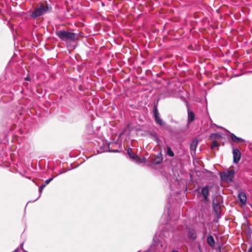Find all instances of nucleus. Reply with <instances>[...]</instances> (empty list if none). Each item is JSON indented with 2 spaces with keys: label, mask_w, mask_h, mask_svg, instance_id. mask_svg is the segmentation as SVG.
I'll use <instances>...</instances> for the list:
<instances>
[{
  "label": "nucleus",
  "mask_w": 252,
  "mask_h": 252,
  "mask_svg": "<svg viewBox=\"0 0 252 252\" xmlns=\"http://www.w3.org/2000/svg\"><path fill=\"white\" fill-rule=\"evenodd\" d=\"M56 34L63 41H75L77 38L76 33L68 31H58L56 32Z\"/></svg>",
  "instance_id": "1"
},
{
  "label": "nucleus",
  "mask_w": 252,
  "mask_h": 252,
  "mask_svg": "<svg viewBox=\"0 0 252 252\" xmlns=\"http://www.w3.org/2000/svg\"><path fill=\"white\" fill-rule=\"evenodd\" d=\"M48 10L47 5H40L38 8H36L31 14V17L35 19L46 13Z\"/></svg>",
  "instance_id": "2"
},
{
  "label": "nucleus",
  "mask_w": 252,
  "mask_h": 252,
  "mask_svg": "<svg viewBox=\"0 0 252 252\" xmlns=\"http://www.w3.org/2000/svg\"><path fill=\"white\" fill-rule=\"evenodd\" d=\"M234 171L233 170L225 171L220 174L222 180L226 182H231L234 178Z\"/></svg>",
  "instance_id": "3"
},
{
  "label": "nucleus",
  "mask_w": 252,
  "mask_h": 252,
  "mask_svg": "<svg viewBox=\"0 0 252 252\" xmlns=\"http://www.w3.org/2000/svg\"><path fill=\"white\" fill-rule=\"evenodd\" d=\"M153 114L157 124L160 125V126H163L165 125V123L162 119L160 118V114L156 107H154V108Z\"/></svg>",
  "instance_id": "4"
},
{
  "label": "nucleus",
  "mask_w": 252,
  "mask_h": 252,
  "mask_svg": "<svg viewBox=\"0 0 252 252\" xmlns=\"http://www.w3.org/2000/svg\"><path fill=\"white\" fill-rule=\"evenodd\" d=\"M233 162L235 163H238L241 158V153L237 149H233Z\"/></svg>",
  "instance_id": "5"
},
{
  "label": "nucleus",
  "mask_w": 252,
  "mask_h": 252,
  "mask_svg": "<svg viewBox=\"0 0 252 252\" xmlns=\"http://www.w3.org/2000/svg\"><path fill=\"white\" fill-rule=\"evenodd\" d=\"M201 194L203 196L205 201H208L209 194V187L208 186H206L202 189Z\"/></svg>",
  "instance_id": "6"
},
{
  "label": "nucleus",
  "mask_w": 252,
  "mask_h": 252,
  "mask_svg": "<svg viewBox=\"0 0 252 252\" xmlns=\"http://www.w3.org/2000/svg\"><path fill=\"white\" fill-rule=\"evenodd\" d=\"M195 118V114L192 112L190 111L189 109L188 110V123L189 124L192 122Z\"/></svg>",
  "instance_id": "7"
},
{
  "label": "nucleus",
  "mask_w": 252,
  "mask_h": 252,
  "mask_svg": "<svg viewBox=\"0 0 252 252\" xmlns=\"http://www.w3.org/2000/svg\"><path fill=\"white\" fill-rule=\"evenodd\" d=\"M163 159L161 153L158 154L156 158L153 160V162L154 164H159L160 163Z\"/></svg>",
  "instance_id": "8"
},
{
  "label": "nucleus",
  "mask_w": 252,
  "mask_h": 252,
  "mask_svg": "<svg viewBox=\"0 0 252 252\" xmlns=\"http://www.w3.org/2000/svg\"><path fill=\"white\" fill-rule=\"evenodd\" d=\"M238 198L240 202L242 204H244L247 200V197L245 193L241 192H240L238 194Z\"/></svg>",
  "instance_id": "9"
},
{
  "label": "nucleus",
  "mask_w": 252,
  "mask_h": 252,
  "mask_svg": "<svg viewBox=\"0 0 252 252\" xmlns=\"http://www.w3.org/2000/svg\"><path fill=\"white\" fill-rule=\"evenodd\" d=\"M207 242L208 244L211 247L215 246V242L213 237L212 235H209L207 238Z\"/></svg>",
  "instance_id": "10"
},
{
  "label": "nucleus",
  "mask_w": 252,
  "mask_h": 252,
  "mask_svg": "<svg viewBox=\"0 0 252 252\" xmlns=\"http://www.w3.org/2000/svg\"><path fill=\"white\" fill-rule=\"evenodd\" d=\"M198 144V140L194 139L192 140L190 145V150L195 151L196 149L197 145Z\"/></svg>",
  "instance_id": "11"
},
{
  "label": "nucleus",
  "mask_w": 252,
  "mask_h": 252,
  "mask_svg": "<svg viewBox=\"0 0 252 252\" xmlns=\"http://www.w3.org/2000/svg\"><path fill=\"white\" fill-rule=\"evenodd\" d=\"M230 136H231V138L233 142L239 143L240 142H243L244 141V139L237 137L233 133H231Z\"/></svg>",
  "instance_id": "12"
},
{
  "label": "nucleus",
  "mask_w": 252,
  "mask_h": 252,
  "mask_svg": "<svg viewBox=\"0 0 252 252\" xmlns=\"http://www.w3.org/2000/svg\"><path fill=\"white\" fill-rule=\"evenodd\" d=\"M133 159L135 160L138 163H145L146 162V158H140L138 156L136 155L134 157V158Z\"/></svg>",
  "instance_id": "13"
},
{
  "label": "nucleus",
  "mask_w": 252,
  "mask_h": 252,
  "mask_svg": "<svg viewBox=\"0 0 252 252\" xmlns=\"http://www.w3.org/2000/svg\"><path fill=\"white\" fill-rule=\"evenodd\" d=\"M188 235L189 238L191 239H195L196 237V234L194 232L193 230H189Z\"/></svg>",
  "instance_id": "14"
},
{
  "label": "nucleus",
  "mask_w": 252,
  "mask_h": 252,
  "mask_svg": "<svg viewBox=\"0 0 252 252\" xmlns=\"http://www.w3.org/2000/svg\"><path fill=\"white\" fill-rule=\"evenodd\" d=\"M166 153H167V155L170 157H173L174 156V154L173 152L172 151L170 147H169L168 146L167 147Z\"/></svg>",
  "instance_id": "15"
},
{
  "label": "nucleus",
  "mask_w": 252,
  "mask_h": 252,
  "mask_svg": "<svg viewBox=\"0 0 252 252\" xmlns=\"http://www.w3.org/2000/svg\"><path fill=\"white\" fill-rule=\"evenodd\" d=\"M127 154H128V155L129 156L130 158L132 159H133V158H134V157L135 155H134L132 152V150L131 149H128L127 151Z\"/></svg>",
  "instance_id": "16"
},
{
  "label": "nucleus",
  "mask_w": 252,
  "mask_h": 252,
  "mask_svg": "<svg viewBox=\"0 0 252 252\" xmlns=\"http://www.w3.org/2000/svg\"><path fill=\"white\" fill-rule=\"evenodd\" d=\"M213 207L214 209L217 213L219 211V209L220 208V206L218 203H213Z\"/></svg>",
  "instance_id": "17"
},
{
  "label": "nucleus",
  "mask_w": 252,
  "mask_h": 252,
  "mask_svg": "<svg viewBox=\"0 0 252 252\" xmlns=\"http://www.w3.org/2000/svg\"><path fill=\"white\" fill-rule=\"evenodd\" d=\"M45 186H46V185L42 184L40 187V188H39V192H40L39 196H40L41 192Z\"/></svg>",
  "instance_id": "18"
},
{
  "label": "nucleus",
  "mask_w": 252,
  "mask_h": 252,
  "mask_svg": "<svg viewBox=\"0 0 252 252\" xmlns=\"http://www.w3.org/2000/svg\"><path fill=\"white\" fill-rule=\"evenodd\" d=\"M219 146V144L216 142V141H213V142L212 143V145H211V148L213 149V148H214L215 147H218Z\"/></svg>",
  "instance_id": "19"
},
{
  "label": "nucleus",
  "mask_w": 252,
  "mask_h": 252,
  "mask_svg": "<svg viewBox=\"0 0 252 252\" xmlns=\"http://www.w3.org/2000/svg\"><path fill=\"white\" fill-rule=\"evenodd\" d=\"M53 178H50L46 180L45 181L46 185L48 184L53 180Z\"/></svg>",
  "instance_id": "20"
},
{
  "label": "nucleus",
  "mask_w": 252,
  "mask_h": 252,
  "mask_svg": "<svg viewBox=\"0 0 252 252\" xmlns=\"http://www.w3.org/2000/svg\"><path fill=\"white\" fill-rule=\"evenodd\" d=\"M248 252H252V247H251L249 249Z\"/></svg>",
  "instance_id": "21"
},
{
  "label": "nucleus",
  "mask_w": 252,
  "mask_h": 252,
  "mask_svg": "<svg viewBox=\"0 0 252 252\" xmlns=\"http://www.w3.org/2000/svg\"><path fill=\"white\" fill-rule=\"evenodd\" d=\"M25 80H30V78L28 77H27L25 78Z\"/></svg>",
  "instance_id": "22"
},
{
  "label": "nucleus",
  "mask_w": 252,
  "mask_h": 252,
  "mask_svg": "<svg viewBox=\"0 0 252 252\" xmlns=\"http://www.w3.org/2000/svg\"><path fill=\"white\" fill-rule=\"evenodd\" d=\"M117 150H114V151H113V152H117Z\"/></svg>",
  "instance_id": "23"
},
{
  "label": "nucleus",
  "mask_w": 252,
  "mask_h": 252,
  "mask_svg": "<svg viewBox=\"0 0 252 252\" xmlns=\"http://www.w3.org/2000/svg\"><path fill=\"white\" fill-rule=\"evenodd\" d=\"M40 196H39V197L38 198H36V200H38V198Z\"/></svg>",
  "instance_id": "24"
},
{
  "label": "nucleus",
  "mask_w": 252,
  "mask_h": 252,
  "mask_svg": "<svg viewBox=\"0 0 252 252\" xmlns=\"http://www.w3.org/2000/svg\"><path fill=\"white\" fill-rule=\"evenodd\" d=\"M40 196H39V197L38 198H36V200H38V198Z\"/></svg>",
  "instance_id": "25"
},
{
  "label": "nucleus",
  "mask_w": 252,
  "mask_h": 252,
  "mask_svg": "<svg viewBox=\"0 0 252 252\" xmlns=\"http://www.w3.org/2000/svg\"><path fill=\"white\" fill-rule=\"evenodd\" d=\"M175 252V251H172V252Z\"/></svg>",
  "instance_id": "26"
}]
</instances>
